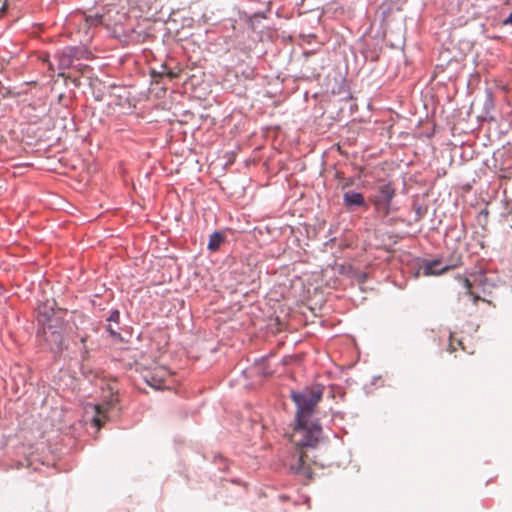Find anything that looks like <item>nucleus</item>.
<instances>
[{"mask_svg": "<svg viewBox=\"0 0 512 512\" xmlns=\"http://www.w3.org/2000/svg\"><path fill=\"white\" fill-rule=\"evenodd\" d=\"M321 426L313 420L295 421L291 441L300 447H314L321 435Z\"/></svg>", "mask_w": 512, "mask_h": 512, "instance_id": "nucleus-4", "label": "nucleus"}, {"mask_svg": "<svg viewBox=\"0 0 512 512\" xmlns=\"http://www.w3.org/2000/svg\"><path fill=\"white\" fill-rule=\"evenodd\" d=\"M396 195V189L392 181L384 179L378 181L375 194L369 197L374 211L382 218L389 216L392 211V201Z\"/></svg>", "mask_w": 512, "mask_h": 512, "instance_id": "nucleus-3", "label": "nucleus"}, {"mask_svg": "<svg viewBox=\"0 0 512 512\" xmlns=\"http://www.w3.org/2000/svg\"><path fill=\"white\" fill-rule=\"evenodd\" d=\"M113 33L117 37H120L121 35L128 36L127 32L123 30L121 27H119L117 24H115L113 27Z\"/></svg>", "mask_w": 512, "mask_h": 512, "instance_id": "nucleus-14", "label": "nucleus"}, {"mask_svg": "<svg viewBox=\"0 0 512 512\" xmlns=\"http://www.w3.org/2000/svg\"><path fill=\"white\" fill-rule=\"evenodd\" d=\"M343 203L348 209H352L354 207L367 208L363 194L356 191L345 192L343 194Z\"/></svg>", "mask_w": 512, "mask_h": 512, "instance_id": "nucleus-9", "label": "nucleus"}, {"mask_svg": "<svg viewBox=\"0 0 512 512\" xmlns=\"http://www.w3.org/2000/svg\"><path fill=\"white\" fill-rule=\"evenodd\" d=\"M84 51L78 47L68 46L55 54L60 70L69 69L75 60L82 58Z\"/></svg>", "mask_w": 512, "mask_h": 512, "instance_id": "nucleus-6", "label": "nucleus"}, {"mask_svg": "<svg viewBox=\"0 0 512 512\" xmlns=\"http://www.w3.org/2000/svg\"><path fill=\"white\" fill-rule=\"evenodd\" d=\"M111 403L105 404H97V405H87L85 412L86 414H92L91 422L93 426L97 429L101 428V426L107 420V411Z\"/></svg>", "mask_w": 512, "mask_h": 512, "instance_id": "nucleus-7", "label": "nucleus"}, {"mask_svg": "<svg viewBox=\"0 0 512 512\" xmlns=\"http://www.w3.org/2000/svg\"><path fill=\"white\" fill-rule=\"evenodd\" d=\"M459 263H455L453 265H443L441 260H432L427 261L423 266V272L425 275H440L457 267Z\"/></svg>", "mask_w": 512, "mask_h": 512, "instance_id": "nucleus-8", "label": "nucleus"}, {"mask_svg": "<svg viewBox=\"0 0 512 512\" xmlns=\"http://www.w3.org/2000/svg\"><path fill=\"white\" fill-rule=\"evenodd\" d=\"M322 395V390L309 387L300 391H292L291 399L296 405L295 421L312 420Z\"/></svg>", "mask_w": 512, "mask_h": 512, "instance_id": "nucleus-1", "label": "nucleus"}, {"mask_svg": "<svg viewBox=\"0 0 512 512\" xmlns=\"http://www.w3.org/2000/svg\"><path fill=\"white\" fill-rule=\"evenodd\" d=\"M506 25H512V12L509 14L508 18L504 21Z\"/></svg>", "mask_w": 512, "mask_h": 512, "instance_id": "nucleus-17", "label": "nucleus"}, {"mask_svg": "<svg viewBox=\"0 0 512 512\" xmlns=\"http://www.w3.org/2000/svg\"><path fill=\"white\" fill-rule=\"evenodd\" d=\"M458 347L464 349L462 347L461 340L456 339L455 336L452 333H450L449 334V351L450 352L456 351L458 349Z\"/></svg>", "mask_w": 512, "mask_h": 512, "instance_id": "nucleus-13", "label": "nucleus"}, {"mask_svg": "<svg viewBox=\"0 0 512 512\" xmlns=\"http://www.w3.org/2000/svg\"><path fill=\"white\" fill-rule=\"evenodd\" d=\"M81 342H82V343H85V342H86V337H82V338H81Z\"/></svg>", "mask_w": 512, "mask_h": 512, "instance_id": "nucleus-19", "label": "nucleus"}, {"mask_svg": "<svg viewBox=\"0 0 512 512\" xmlns=\"http://www.w3.org/2000/svg\"><path fill=\"white\" fill-rule=\"evenodd\" d=\"M120 319V313L118 310H114L110 313L108 321L118 322Z\"/></svg>", "mask_w": 512, "mask_h": 512, "instance_id": "nucleus-15", "label": "nucleus"}, {"mask_svg": "<svg viewBox=\"0 0 512 512\" xmlns=\"http://www.w3.org/2000/svg\"><path fill=\"white\" fill-rule=\"evenodd\" d=\"M170 371L164 366H155L142 374L144 381L154 389H162L170 378Z\"/></svg>", "mask_w": 512, "mask_h": 512, "instance_id": "nucleus-5", "label": "nucleus"}, {"mask_svg": "<svg viewBox=\"0 0 512 512\" xmlns=\"http://www.w3.org/2000/svg\"><path fill=\"white\" fill-rule=\"evenodd\" d=\"M86 23L89 27H92V26H98V25H101V24H105V17L103 15H99V14H96L94 16H87L86 17ZM107 26H109L107 24Z\"/></svg>", "mask_w": 512, "mask_h": 512, "instance_id": "nucleus-12", "label": "nucleus"}, {"mask_svg": "<svg viewBox=\"0 0 512 512\" xmlns=\"http://www.w3.org/2000/svg\"><path fill=\"white\" fill-rule=\"evenodd\" d=\"M458 281L465 288L466 293L472 297L474 304H477L479 300L484 301L482 295H489L495 286L492 275L481 270L471 273L469 277L459 276Z\"/></svg>", "mask_w": 512, "mask_h": 512, "instance_id": "nucleus-2", "label": "nucleus"}, {"mask_svg": "<svg viewBox=\"0 0 512 512\" xmlns=\"http://www.w3.org/2000/svg\"><path fill=\"white\" fill-rule=\"evenodd\" d=\"M49 69L54 71L53 67H52V64L49 65Z\"/></svg>", "mask_w": 512, "mask_h": 512, "instance_id": "nucleus-20", "label": "nucleus"}, {"mask_svg": "<svg viewBox=\"0 0 512 512\" xmlns=\"http://www.w3.org/2000/svg\"><path fill=\"white\" fill-rule=\"evenodd\" d=\"M165 75L169 78V79H175V78H178L179 77V72H176L172 69H168L167 71H165Z\"/></svg>", "mask_w": 512, "mask_h": 512, "instance_id": "nucleus-16", "label": "nucleus"}, {"mask_svg": "<svg viewBox=\"0 0 512 512\" xmlns=\"http://www.w3.org/2000/svg\"><path fill=\"white\" fill-rule=\"evenodd\" d=\"M223 241V236L219 232H214L208 242V249L210 251H217Z\"/></svg>", "mask_w": 512, "mask_h": 512, "instance_id": "nucleus-10", "label": "nucleus"}, {"mask_svg": "<svg viewBox=\"0 0 512 512\" xmlns=\"http://www.w3.org/2000/svg\"><path fill=\"white\" fill-rule=\"evenodd\" d=\"M107 330H108V331L110 332V334H112V335H116V334H117V333L112 329L111 325H109V326L107 327Z\"/></svg>", "mask_w": 512, "mask_h": 512, "instance_id": "nucleus-18", "label": "nucleus"}, {"mask_svg": "<svg viewBox=\"0 0 512 512\" xmlns=\"http://www.w3.org/2000/svg\"><path fill=\"white\" fill-rule=\"evenodd\" d=\"M54 314L53 309H50L48 312L38 313V322L41 323L44 327L52 328L54 325L52 324L51 315Z\"/></svg>", "mask_w": 512, "mask_h": 512, "instance_id": "nucleus-11", "label": "nucleus"}, {"mask_svg": "<svg viewBox=\"0 0 512 512\" xmlns=\"http://www.w3.org/2000/svg\"><path fill=\"white\" fill-rule=\"evenodd\" d=\"M301 463H302V456L299 457V464H301Z\"/></svg>", "mask_w": 512, "mask_h": 512, "instance_id": "nucleus-21", "label": "nucleus"}]
</instances>
